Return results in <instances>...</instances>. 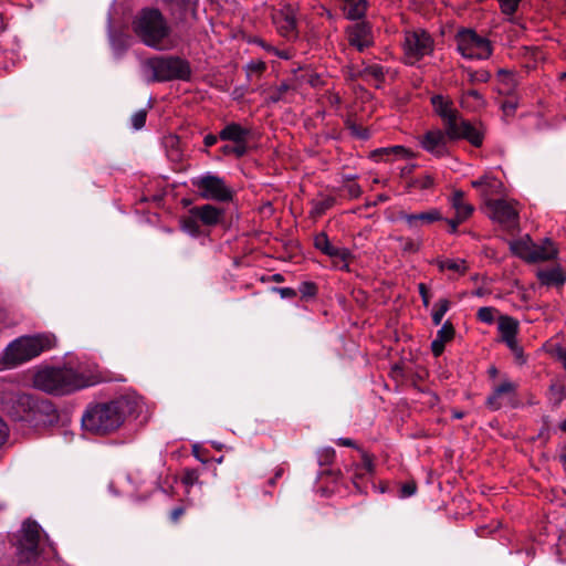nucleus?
I'll list each match as a JSON object with an SVG mask.
<instances>
[{"label": "nucleus", "instance_id": "47", "mask_svg": "<svg viewBox=\"0 0 566 566\" xmlns=\"http://www.w3.org/2000/svg\"><path fill=\"white\" fill-rule=\"evenodd\" d=\"M147 111L139 109L135 112L130 117L132 127L136 130L142 129L146 124Z\"/></svg>", "mask_w": 566, "mask_h": 566}, {"label": "nucleus", "instance_id": "12", "mask_svg": "<svg viewBox=\"0 0 566 566\" xmlns=\"http://www.w3.org/2000/svg\"><path fill=\"white\" fill-rule=\"evenodd\" d=\"M517 202L506 199L488 200L490 218L505 229H514L518 226Z\"/></svg>", "mask_w": 566, "mask_h": 566}, {"label": "nucleus", "instance_id": "16", "mask_svg": "<svg viewBox=\"0 0 566 566\" xmlns=\"http://www.w3.org/2000/svg\"><path fill=\"white\" fill-rule=\"evenodd\" d=\"M272 19L280 35L287 40L297 38L296 9L293 6H283L273 13Z\"/></svg>", "mask_w": 566, "mask_h": 566}, {"label": "nucleus", "instance_id": "41", "mask_svg": "<svg viewBox=\"0 0 566 566\" xmlns=\"http://www.w3.org/2000/svg\"><path fill=\"white\" fill-rule=\"evenodd\" d=\"M467 72H468V80L471 84L488 83L491 78L490 72H488L485 70L473 71L471 69H468Z\"/></svg>", "mask_w": 566, "mask_h": 566}, {"label": "nucleus", "instance_id": "27", "mask_svg": "<svg viewBox=\"0 0 566 566\" xmlns=\"http://www.w3.org/2000/svg\"><path fill=\"white\" fill-rule=\"evenodd\" d=\"M410 156L409 149L403 146H390L385 148L375 149L371 153V157L376 160L389 161L395 157L408 158Z\"/></svg>", "mask_w": 566, "mask_h": 566}, {"label": "nucleus", "instance_id": "32", "mask_svg": "<svg viewBox=\"0 0 566 566\" xmlns=\"http://www.w3.org/2000/svg\"><path fill=\"white\" fill-rule=\"evenodd\" d=\"M291 91H294V87L287 82H282L279 86L266 91L265 102L266 104L287 102V94Z\"/></svg>", "mask_w": 566, "mask_h": 566}, {"label": "nucleus", "instance_id": "2", "mask_svg": "<svg viewBox=\"0 0 566 566\" xmlns=\"http://www.w3.org/2000/svg\"><path fill=\"white\" fill-rule=\"evenodd\" d=\"M34 388L54 396H64L90 386L87 378L67 367H45L33 376Z\"/></svg>", "mask_w": 566, "mask_h": 566}, {"label": "nucleus", "instance_id": "45", "mask_svg": "<svg viewBox=\"0 0 566 566\" xmlns=\"http://www.w3.org/2000/svg\"><path fill=\"white\" fill-rule=\"evenodd\" d=\"M364 74L367 76H371L378 82H382L385 80L384 67L379 64H371L365 67Z\"/></svg>", "mask_w": 566, "mask_h": 566}, {"label": "nucleus", "instance_id": "18", "mask_svg": "<svg viewBox=\"0 0 566 566\" xmlns=\"http://www.w3.org/2000/svg\"><path fill=\"white\" fill-rule=\"evenodd\" d=\"M347 41L350 46L363 52L374 44L373 29L369 22L358 21L346 28Z\"/></svg>", "mask_w": 566, "mask_h": 566}, {"label": "nucleus", "instance_id": "5", "mask_svg": "<svg viewBox=\"0 0 566 566\" xmlns=\"http://www.w3.org/2000/svg\"><path fill=\"white\" fill-rule=\"evenodd\" d=\"M133 29L142 42L150 48L161 50L163 41L169 35L170 28L157 9H144L133 22Z\"/></svg>", "mask_w": 566, "mask_h": 566}, {"label": "nucleus", "instance_id": "38", "mask_svg": "<svg viewBox=\"0 0 566 566\" xmlns=\"http://www.w3.org/2000/svg\"><path fill=\"white\" fill-rule=\"evenodd\" d=\"M345 125L346 128L350 132V135L358 139L366 140L370 137V133L366 127L358 125L354 119L349 117L345 120Z\"/></svg>", "mask_w": 566, "mask_h": 566}, {"label": "nucleus", "instance_id": "46", "mask_svg": "<svg viewBox=\"0 0 566 566\" xmlns=\"http://www.w3.org/2000/svg\"><path fill=\"white\" fill-rule=\"evenodd\" d=\"M503 14L513 15L520 6L522 0H497Z\"/></svg>", "mask_w": 566, "mask_h": 566}, {"label": "nucleus", "instance_id": "31", "mask_svg": "<svg viewBox=\"0 0 566 566\" xmlns=\"http://www.w3.org/2000/svg\"><path fill=\"white\" fill-rule=\"evenodd\" d=\"M343 10L345 13V18L352 21L361 20L367 11V1L366 0H352L345 1Z\"/></svg>", "mask_w": 566, "mask_h": 566}, {"label": "nucleus", "instance_id": "43", "mask_svg": "<svg viewBox=\"0 0 566 566\" xmlns=\"http://www.w3.org/2000/svg\"><path fill=\"white\" fill-rule=\"evenodd\" d=\"M455 334L454 327L450 321H447L437 333V338L447 343L453 339Z\"/></svg>", "mask_w": 566, "mask_h": 566}, {"label": "nucleus", "instance_id": "48", "mask_svg": "<svg viewBox=\"0 0 566 566\" xmlns=\"http://www.w3.org/2000/svg\"><path fill=\"white\" fill-rule=\"evenodd\" d=\"M417 492V483L415 481H408L400 486L399 497L406 499L415 495Z\"/></svg>", "mask_w": 566, "mask_h": 566}, {"label": "nucleus", "instance_id": "1", "mask_svg": "<svg viewBox=\"0 0 566 566\" xmlns=\"http://www.w3.org/2000/svg\"><path fill=\"white\" fill-rule=\"evenodd\" d=\"M138 408V399L128 395L108 402L91 403L82 416V427L94 434H108L116 431L126 417L137 412Z\"/></svg>", "mask_w": 566, "mask_h": 566}, {"label": "nucleus", "instance_id": "11", "mask_svg": "<svg viewBox=\"0 0 566 566\" xmlns=\"http://www.w3.org/2000/svg\"><path fill=\"white\" fill-rule=\"evenodd\" d=\"M517 384L510 379H503L499 385L494 386L485 400V406L492 411L500 410L504 406L517 408Z\"/></svg>", "mask_w": 566, "mask_h": 566}, {"label": "nucleus", "instance_id": "24", "mask_svg": "<svg viewBox=\"0 0 566 566\" xmlns=\"http://www.w3.org/2000/svg\"><path fill=\"white\" fill-rule=\"evenodd\" d=\"M537 279L546 286H562L566 282V274L560 266H555L538 271Z\"/></svg>", "mask_w": 566, "mask_h": 566}, {"label": "nucleus", "instance_id": "40", "mask_svg": "<svg viewBox=\"0 0 566 566\" xmlns=\"http://www.w3.org/2000/svg\"><path fill=\"white\" fill-rule=\"evenodd\" d=\"M220 151L224 156L233 155L235 158H241L247 155L248 146H238V145H223L220 148Z\"/></svg>", "mask_w": 566, "mask_h": 566}, {"label": "nucleus", "instance_id": "22", "mask_svg": "<svg viewBox=\"0 0 566 566\" xmlns=\"http://www.w3.org/2000/svg\"><path fill=\"white\" fill-rule=\"evenodd\" d=\"M314 247L331 258H338L346 261L350 252L346 248H337L331 244L328 235L325 232H319L314 238Z\"/></svg>", "mask_w": 566, "mask_h": 566}, {"label": "nucleus", "instance_id": "7", "mask_svg": "<svg viewBox=\"0 0 566 566\" xmlns=\"http://www.w3.org/2000/svg\"><path fill=\"white\" fill-rule=\"evenodd\" d=\"M454 41L457 51L468 60H486L492 55L493 49L489 39L481 36L472 29H460Z\"/></svg>", "mask_w": 566, "mask_h": 566}, {"label": "nucleus", "instance_id": "54", "mask_svg": "<svg viewBox=\"0 0 566 566\" xmlns=\"http://www.w3.org/2000/svg\"><path fill=\"white\" fill-rule=\"evenodd\" d=\"M345 190L352 199H356L361 195V188L356 182H349L345 186Z\"/></svg>", "mask_w": 566, "mask_h": 566}, {"label": "nucleus", "instance_id": "42", "mask_svg": "<svg viewBox=\"0 0 566 566\" xmlns=\"http://www.w3.org/2000/svg\"><path fill=\"white\" fill-rule=\"evenodd\" d=\"M496 312L497 311L491 306L480 307L476 317L480 322L491 325L494 323Z\"/></svg>", "mask_w": 566, "mask_h": 566}, {"label": "nucleus", "instance_id": "37", "mask_svg": "<svg viewBox=\"0 0 566 566\" xmlns=\"http://www.w3.org/2000/svg\"><path fill=\"white\" fill-rule=\"evenodd\" d=\"M450 308V302L447 298H441L438 301V303L434 304L433 311H432V323L438 326L441 324L443 316Z\"/></svg>", "mask_w": 566, "mask_h": 566}, {"label": "nucleus", "instance_id": "60", "mask_svg": "<svg viewBox=\"0 0 566 566\" xmlns=\"http://www.w3.org/2000/svg\"><path fill=\"white\" fill-rule=\"evenodd\" d=\"M336 443L342 447H349L359 450V447L353 439L349 438H339L336 440Z\"/></svg>", "mask_w": 566, "mask_h": 566}, {"label": "nucleus", "instance_id": "62", "mask_svg": "<svg viewBox=\"0 0 566 566\" xmlns=\"http://www.w3.org/2000/svg\"><path fill=\"white\" fill-rule=\"evenodd\" d=\"M218 139H220L219 135L208 134L203 138V144L206 147H212L217 144Z\"/></svg>", "mask_w": 566, "mask_h": 566}, {"label": "nucleus", "instance_id": "10", "mask_svg": "<svg viewBox=\"0 0 566 566\" xmlns=\"http://www.w3.org/2000/svg\"><path fill=\"white\" fill-rule=\"evenodd\" d=\"M40 525L35 521H25L22 525V536L19 541V563L32 565L39 557Z\"/></svg>", "mask_w": 566, "mask_h": 566}, {"label": "nucleus", "instance_id": "14", "mask_svg": "<svg viewBox=\"0 0 566 566\" xmlns=\"http://www.w3.org/2000/svg\"><path fill=\"white\" fill-rule=\"evenodd\" d=\"M449 142L452 140L444 128L428 130L419 139L421 148L436 158H443L450 155Z\"/></svg>", "mask_w": 566, "mask_h": 566}, {"label": "nucleus", "instance_id": "55", "mask_svg": "<svg viewBox=\"0 0 566 566\" xmlns=\"http://www.w3.org/2000/svg\"><path fill=\"white\" fill-rule=\"evenodd\" d=\"M418 291H419V294L421 296L424 307H428L429 302H430V293H429L427 285L424 283H419Z\"/></svg>", "mask_w": 566, "mask_h": 566}, {"label": "nucleus", "instance_id": "36", "mask_svg": "<svg viewBox=\"0 0 566 566\" xmlns=\"http://www.w3.org/2000/svg\"><path fill=\"white\" fill-rule=\"evenodd\" d=\"M200 220L195 214H188L180 220V228L191 237H199L201 232Z\"/></svg>", "mask_w": 566, "mask_h": 566}, {"label": "nucleus", "instance_id": "64", "mask_svg": "<svg viewBox=\"0 0 566 566\" xmlns=\"http://www.w3.org/2000/svg\"><path fill=\"white\" fill-rule=\"evenodd\" d=\"M249 69L253 72L261 73L265 70V63L264 62L251 63L249 65Z\"/></svg>", "mask_w": 566, "mask_h": 566}, {"label": "nucleus", "instance_id": "23", "mask_svg": "<svg viewBox=\"0 0 566 566\" xmlns=\"http://www.w3.org/2000/svg\"><path fill=\"white\" fill-rule=\"evenodd\" d=\"M471 186L480 191L481 196L485 200V205L488 206V200H492L491 196L497 192L502 187V182L494 177L483 176L471 181Z\"/></svg>", "mask_w": 566, "mask_h": 566}, {"label": "nucleus", "instance_id": "17", "mask_svg": "<svg viewBox=\"0 0 566 566\" xmlns=\"http://www.w3.org/2000/svg\"><path fill=\"white\" fill-rule=\"evenodd\" d=\"M433 112L440 117L443 128L448 132L461 119V114L454 107L453 101L441 94H436L430 98Z\"/></svg>", "mask_w": 566, "mask_h": 566}, {"label": "nucleus", "instance_id": "58", "mask_svg": "<svg viewBox=\"0 0 566 566\" xmlns=\"http://www.w3.org/2000/svg\"><path fill=\"white\" fill-rule=\"evenodd\" d=\"M321 17L326 18L332 24H334L337 20L336 14H334L329 9L325 7H321L319 11L317 12Z\"/></svg>", "mask_w": 566, "mask_h": 566}, {"label": "nucleus", "instance_id": "57", "mask_svg": "<svg viewBox=\"0 0 566 566\" xmlns=\"http://www.w3.org/2000/svg\"><path fill=\"white\" fill-rule=\"evenodd\" d=\"M444 342H442L441 339H433L432 343H431V350H432V354L438 357L440 356L443 350H444Z\"/></svg>", "mask_w": 566, "mask_h": 566}, {"label": "nucleus", "instance_id": "29", "mask_svg": "<svg viewBox=\"0 0 566 566\" xmlns=\"http://www.w3.org/2000/svg\"><path fill=\"white\" fill-rule=\"evenodd\" d=\"M450 203L452 208L455 210V214L459 217L468 219L474 211L473 206L464 201V192L462 190L453 191L450 198Z\"/></svg>", "mask_w": 566, "mask_h": 566}, {"label": "nucleus", "instance_id": "44", "mask_svg": "<svg viewBox=\"0 0 566 566\" xmlns=\"http://www.w3.org/2000/svg\"><path fill=\"white\" fill-rule=\"evenodd\" d=\"M317 285L314 282H302L298 287V292L302 298H312L317 294Z\"/></svg>", "mask_w": 566, "mask_h": 566}, {"label": "nucleus", "instance_id": "15", "mask_svg": "<svg viewBox=\"0 0 566 566\" xmlns=\"http://www.w3.org/2000/svg\"><path fill=\"white\" fill-rule=\"evenodd\" d=\"M398 218L400 221L405 222L409 230H420L444 220L441 210L438 208H430L419 212L401 211Z\"/></svg>", "mask_w": 566, "mask_h": 566}, {"label": "nucleus", "instance_id": "53", "mask_svg": "<svg viewBox=\"0 0 566 566\" xmlns=\"http://www.w3.org/2000/svg\"><path fill=\"white\" fill-rule=\"evenodd\" d=\"M273 292L279 293L282 298H293L297 292L292 287H273Z\"/></svg>", "mask_w": 566, "mask_h": 566}, {"label": "nucleus", "instance_id": "50", "mask_svg": "<svg viewBox=\"0 0 566 566\" xmlns=\"http://www.w3.org/2000/svg\"><path fill=\"white\" fill-rule=\"evenodd\" d=\"M335 459V450L333 448H325L321 450L318 461L321 465L331 464Z\"/></svg>", "mask_w": 566, "mask_h": 566}, {"label": "nucleus", "instance_id": "39", "mask_svg": "<svg viewBox=\"0 0 566 566\" xmlns=\"http://www.w3.org/2000/svg\"><path fill=\"white\" fill-rule=\"evenodd\" d=\"M395 240L399 242L400 249L405 253H416L420 250L421 242H418L408 237H396Z\"/></svg>", "mask_w": 566, "mask_h": 566}, {"label": "nucleus", "instance_id": "56", "mask_svg": "<svg viewBox=\"0 0 566 566\" xmlns=\"http://www.w3.org/2000/svg\"><path fill=\"white\" fill-rule=\"evenodd\" d=\"M186 507L182 505L176 506L170 511L169 518L172 523H178L180 517L185 514Z\"/></svg>", "mask_w": 566, "mask_h": 566}, {"label": "nucleus", "instance_id": "3", "mask_svg": "<svg viewBox=\"0 0 566 566\" xmlns=\"http://www.w3.org/2000/svg\"><path fill=\"white\" fill-rule=\"evenodd\" d=\"M14 417L33 423L35 427H48L59 421V412L52 401L28 392H18L13 397Z\"/></svg>", "mask_w": 566, "mask_h": 566}, {"label": "nucleus", "instance_id": "20", "mask_svg": "<svg viewBox=\"0 0 566 566\" xmlns=\"http://www.w3.org/2000/svg\"><path fill=\"white\" fill-rule=\"evenodd\" d=\"M251 129L242 125L231 122L227 124L219 133L221 140L232 142L238 146H248Z\"/></svg>", "mask_w": 566, "mask_h": 566}, {"label": "nucleus", "instance_id": "6", "mask_svg": "<svg viewBox=\"0 0 566 566\" xmlns=\"http://www.w3.org/2000/svg\"><path fill=\"white\" fill-rule=\"evenodd\" d=\"M145 72L150 73L148 82L188 81L191 76L189 63L179 56H154L143 63Z\"/></svg>", "mask_w": 566, "mask_h": 566}, {"label": "nucleus", "instance_id": "33", "mask_svg": "<svg viewBox=\"0 0 566 566\" xmlns=\"http://www.w3.org/2000/svg\"><path fill=\"white\" fill-rule=\"evenodd\" d=\"M167 9L176 22L186 20L190 9L188 0H167Z\"/></svg>", "mask_w": 566, "mask_h": 566}, {"label": "nucleus", "instance_id": "30", "mask_svg": "<svg viewBox=\"0 0 566 566\" xmlns=\"http://www.w3.org/2000/svg\"><path fill=\"white\" fill-rule=\"evenodd\" d=\"M374 461L373 457L368 453L364 452L361 453V464L357 468V473H355V476L353 479V483L358 492H363L364 489L360 485V481L364 479L366 474H373L374 472Z\"/></svg>", "mask_w": 566, "mask_h": 566}, {"label": "nucleus", "instance_id": "26", "mask_svg": "<svg viewBox=\"0 0 566 566\" xmlns=\"http://www.w3.org/2000/svg\"><path fill=\"white\" fill-rule=\"evenodd\" d=\"M497 328L501 334L502 342L512 343L518 333V322L511 316L502 315L499 317Z\"/></svg>", "mask_w": 566, "mask_h": 566}, {"label": "nucleus", "instance_id": "8", "mask_svg": "<svg viewBox=\"0 0 566 566\" xmlns=\"http://www.w3.org/2000/svg\"><path fill=\"white\" fill-rule=\"evenodd\" d=\"M192 186L198 190L199 196L206 200L228 202L233 198L232 189L227 186L223 178L206 174L191 179Z\"/></svg>", "mask_w": 566, "mask_h": 566}, {"label": "nucleus", "instance_id": "25", "mask_svg": "<svg viewBox=\"0 0 566 566\" xmlns=\"http://www.w3.org/2000/svg\"><path fill=\"white\" fill-rule=\"evenodd\" d=\"M336 203V198L333 196H323L321 198L312 199L310 201L311 210L308 217L316 221L326 213L327 210L332 209Z\"/></svg>", "mask_w": 566, "mask_h": 566}, {"label": "nucleus", "instance_id": "49", "mask_svg": "<svg viewBox=\"0 0 566 566\" xmlns=\"http://www.w3.org/2000/svg\"><path fill=\"white\" fill-rule=\"evenodd\" d=\"M415 186L421 190L430 189L434 185V179L430 175L419 176L413 181Z\"/></svg>", "mask_w": 566, "mask_h": 566}, {"label": "nucleus", "instance_id": "9", "mask_svg": "<svg viewBox=\"0 0 566 566\" xmlns=\"http://www.w3.org/2000/svg\"><path fill=\"white\" fill-rule=\"evenodd\" d=\"M402 46L406 57L415 63L433 52L434 41L423 29L409 30L405 32Z\"/></svg>", "mask_w": 566, "mask_h": 566}, {"label": "nucleus", "instance_id": "4", "mask_svg": "<svg viewBox=\"0 0 566 566\" xmlns=\"http://www.w3.org/2000/svg\"><path fill=\"white\" fill-rule=\"evenodd\" d=\"M55 336L43 333L22 336L13 340L4 350L3 360L9 366H17L39 356L55 346Z\"/></svg>", "mask_w": 566, "mask_h": 566}, {"label": "nucleus", "instance_id": "61", "mask_svg": "<svg viewBox=\"0 0 566 566\" xmlns=\"http://www.w3.org/2000/svg\"><path fill=\"white\" fill-rule=\"evenodd\" d=\"M9 434L8 426L0 418V447L6 442Z\"/></svg>", "mask_w": 566, "mask_h": 566}, {"label": "nucleus", "instance_id": "13", "mask_svg": "<svg viewBox=\"0 0 566 566\" xmlns=\"http://www.w3.org/2000/svg\"><path fill=\"white\" fill-rule=\"evenodd\" d=\"M511 250L513 253L533 263L548 261L557 255V249L551 239H545L542 244L533 245L531 249L521 241H514L511 243Z\"/></svg>", "mask_w": 566, "mask_h": 566}, {"label": "nucleus", "instance_id": "59", "mask_svg": "<svg viewBox=\"0 0 566 566\" xmlns=\"http://www.w3.org/2000/svg\"><path fill=\"white\" fill-rule=\"evenodd\" d=\"M505 344H506V346H507V347H509V348H510V349L515 354V356H516L517 358H520V357H522V356H523L522 347L517 344V339H516V338H514V339L512 340V343H511V342H509V343H505Z\"/></svg>", "mask_w": 566, "mask_h": 566}, {"label": "nucleus", "instance_id": "51", "mask_svg": "<svg viewBox=\"0 0 566 566\" xmlns=\"http://www.w3.org/2000/svg\"><path fill=\"white\" fill-rule=\"evenodd\" d=\"M199 480V474L196 470H186L181 481L186 486H192Z\"/></svg>", "mask_w": 566, "mask_h": 566}, {"label": "nucleus", "instance_id": "34", "mask_svg": "<svg viewBox=\"0 0 566 566\" xmlns=\"http://www.w3.org/2000/svg\"><path fill=\"white\" fill-rule=\"evenodd\" d=\"M436 264L441 272L449 270L463 275L468 271L467 261L463 259H438Z\"/></svg>", "mask_w": 566, "mask_h": 566}, {"label": "nucleus", "instance_id": "21", "mask_svg": "<svg viewBox=\"0 0 566 566\" xmlns=\"http://www.w3.org/2000/svg\"><path fill=\"white\" fill-rule=\"evenodd\" d=\"M189 213L195 214L197 218H199L202 224L208 227H214L222 221L224 210L207 203L191 208L189 210Z\"/></svg>", "mask_w": 566, "mask_h": 566}, {"label": "nucleus", "instance_id": "63", "mask_svg": "<svg viewBox=\"0 0 566 566\" xmlns=\"http://www.w3.org/2000/svg\"><path fill=\"white\" fill-rule=\"evenodd\" d=\"M284 473V469L282 467H279L275 469V472H274V476H272L270 480H269V484L271 486H274L277 479H280Z\"/></svg>", "mask_w": 566, "mask_h": 566}, {"label": "nucleus", "instance_id": "28", "mask_svg": "<svg viewBox=\"0 0 566 566\" xmlns=\"http://www.w3.org/2000/svg\"><path fill=\"white\" fill-rule=\"evenodd\" d=\"M164 146L169 160L172 163H181L184 159V149L181 147V140L176 135H168L164 139Z\"/></svg>", "mask_w": 566, "mask_h": 566}, {"label": "nucleus", "instance_id": "52", "mask_svg": "<svg viewBox=\"0 0 566 566\" xmlns=\"http://www.w3.org/2000/svg\"><path fill=\"white\" fill-rule=\"evenodd\" d=\"M465 220H467V218L459 217L457 214L451 219H444V221L448 223V227H449V229H448L449 233H451V234L458 233L459 226L462 222H464Z\"/></svg>", "mask_w": 566, "mask_h": 566}, {"label": "nucleus", "instance_id": "35", "mask_svg": "<svg viewBox=\"0 0 566 566\" xmlns=\"http://www.w3.org/2000/svg\"><path fill=\"white\" fill-rule=\"evenodd\" d=\"M461 104L471 109H478L485 105L483 95L476 90H468L462 93Z\"/></svg>", "mask_w": 566, "mask_h": 566}, {"label": "nucleus", "instance_id": "19", "mask_svg": "<svg viewBox=\"0 0 566 566\" xmlns=\"http://www.w3.org/2000/svg\"><path fill=\"white\" fill-rule=\"evenodd\" d=\"M448 133L452 142L465 139L474 147H481L484 140V133L462 116Z\"/></svg>", "mask_w": 566, "mask_h": 566}]
</instances>
